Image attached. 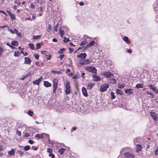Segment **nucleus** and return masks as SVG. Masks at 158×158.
I'll use <instances>...</instances> for the list:
<instances>
[{
  "instance_id": "nucleus-1",
  "label": "nucleus",
  "mask_w": 158,
  "mask_h": 158,
  "mask_svg": "<svg viewBox=\"0 0 158 158\" xmlns=\"http://www.w3.org/2000/svg\"><path fill=\"white\" fill-rule=\"evenodd\" d=\"M64 86L65 88V89L64 90L65 94H69L71 92L69 82L68 81H66V83L64 85Z\"/></svg>"
},
{
  "instance_id": "nucleus-2",
  "label": "nucleus",
  "mask_w": 158,
  "mask_h": 158,
  "mask_svg": "<svg viewBox=\"0 0 158 158\" xmlns=\"http://www.w3.org/2000/svg\"><path fill=\"white\" fill-rule=\"evenodd\" d=\"M58 81L56 79L53 80V93H55L58 87Z\"/></svg>"
},
{
  "instance_id": "nucleus-3",
  "label": "nucleus",
  "mask_w": 158,
  "mask_h": 158,
  "mask_svg": "<svg viewBox=\"0 0 158 158\" xmlns=\"http://www.w3.org/2000/svg\"><path fill=\"white\" fill-rule=\"evenodd\" d=\"M109 86V85L107 83H105L101 85L100 87V91L102 92L106 91L107 89L108 88Z\"/></svg>"
},
{
  "instance_id": "nucleus-4",
  "label": "nucleus",
  "mask_w": 158,
  "mask_h": 158,
  "mask_svg": "<svg viewBox=\"0 0 158 158\" xmlns=\"http://www.w3.org/2000/svg\"><path fill=\"white\" fill-rule=\"evenodd\" d=\"M102 74L107 78H113L114 77L113 74L109 72H104L102 73Z\"/></svg>"
},
{
  "instance_id": "nucleus-5",
  "label": "nucleus",
  "mask_w": 158,
  "mask_h": 158,
  "mask_svg": "<svg viewBox=\"0 0 158 158\" xmlns=\"http://www.w3.org/2000/svg\"><path fill=\"white\" fill-rule=\"evenodd\" d=\"M85 69L93 73H97V70L95 67L92 66L86 67Z\"/></svg>"
},
{
  "instance_id": "nucleus-6",
  "label": "nucleus",
  "mask_w": 158,
  "mask_h": 158,
  "mask_svg": "<svg viewBox=\"0 0 158 158\" xmlns=\"http://www.w3.org/2000/svg\"><path fill=\"white\" fill-rule=\"evenodd\" d=\"M91 62V60L89 59H86L83 60L82 61H79V63L81 65H84L89 64Z\"/></svg>"
},
{
  "instance_id": "nucleus-7",
  "label": "nucleus",
  "mask_w": 158,
  "mask_h": 158,
  "mask_svg": "<svg viewBox=\"0 0 158 158\" xmlns=\"http://www.w3.org/2000/svg\"><path fill=\"white\" fill-rule=\"evenodd\" d=\"M124 156L125 157L128 158H134L135 157V155L133 153L130 152H128L125 154Z\"/></svg>"
},
{
  "instance_id": "nucleus-8",
  "label": "nucleus",
  "mask_w": 158,
  "mask_h": 158,
  "mask_svg": "<svg viewBox=\"0 0 158 158\" xmlns=\"http://www.w3.org/2000/svg\"><path fill=\"white\" fill-rule=\"evenodd\" d=\"M131 150V149L129 147L124 148L122 149V151H121V154L124 155L126 153L130 151Z\"/></svg>"
},
{
  "instance_id": "nucleus-9",
  "label": "nucleus",
  "mask_w": 158,
  "mask_h": 158,
  "mask_svg": "<svg viewBox=\"0 0 158 158\" xmlns=\"http://www.w3.org/2000/svg\"><path fill=\"white\" fill-rule=\"evenodd\" d=\"M142 146L140 144H137L136 145V152H139L142 150Z\"/></svg>"
},
{
  "instance_id": "nucleus-10",
  "label": "nucleus",
  "mask_w": 158,
  "mask_h": 158,
  "mask_svg": "<svg viewBox=\"0 0 158 158\" xmlns=\"http://www.w3.org/2000/svg\"><path fill=\"white\" fill-rule=\"evenodd\" d=\"M81 90L82 94L84 96L87 97L88 96V94L87 93V90L84 87H82Z\"/></svg>"
},
{
  "instance_id": "nucleus-11",
  "label": "nucleus",
  "mask_w": 158,
  "mask_h": 158,
  "mask_svg": "<svg viewBox=\"0 0 158 158\" xmlns=\"http://www.w3.org/2000/svg\"><path fill=\"white\" fill-rule=\"evenodd\" d=\"M24 63L27 64H30L31 62V59L28 57H25L24 58Z\"/></svg>"
},
{
  "instance_id": "nucleus-12",
  "label": "nucleus",
  "mask_w": 158,
  "mask_h": 158,
  "mask_svg": "<svg viewBox=\"0 0 158 158\" xmlns=\"http://www.w3.org/2000/svg\"><path fill=\"white\" fill-rule=\"evenodd\" d=\"M87 56V55L85 53H81L77 55V57L82 59H85Z\"/></svg>"
},
{
  "instance_id": "nucleus-13",
  "label": "nucleus",
  "mask_w": 158,
  "mask_h": 158,
  "mask_svg": "<svg viewBox=\"0 0 158 158\" xmlns=\"http://www.w3.org/2000/svg\"><path fill=\"white\" fill-rule=\"evenodd\" d=\"M133 90L131 89H125V93L128 94V95H130L133 93L132 91Z\"/></svg>"
},
{
  "instance_id": "nucleus-14",
  "label": "nucleus",
  "mask_w": 158,
  "mask_h": 158,
  "mask_svg": "<svg viewBox=\"0 0 158 158\" xmlns=\"http://www.w3.org/2000/svg\"><path fill=\"white\" fill-rule=\"evenodd\" d=\"M95 43V41H92L89 43H88L85 47H84L85 49H86L89 47H91Z\"/></svg>"
},
{
  "instance_id": "nucleus-15",
  "label": "nucleus",
  "mask_w": 158,
  "mask_h": 158,
  "mask_svg": "<svg viewBox=\"0 0 158 158\" xmlns=\"http://www.w3.org/2000/svg\"><path fill=\"white\" fill-rule=\"evenodd\" d=\"M93 79L94 81H98L101 80L100 77L96 75H93Z\"/></svg>"
},
{
  "instance_id": "nucleus-16",
  "label": "nucleus",
  "mask_w": 158,
  "mask_h": 158,
  "mask_svg": "<svg viewBox=\"0 0 158 158\" xmlns=\"http://www.w3.org/2000/svg\"><path fill=\"white\" fill-rule=\"evenodd\" d=\"M44 135H45V133H42L41 134H37L35 135V137L38 138V139L43 138L44 137Z\"/></svg>"
},
{
  "instance_id": "nucleus-17",
  "label": "nucleus",
  "mask_w": 158,
  "mask_h": 158,
  "mask_svg": "<svg viewBox=\"0 0 158 158\" xmlns=\"http://www.w3.org/2000/svg\"><path fill=\"white\" fill-rule=\"evenodd\" d=\"M151 114L154 120L156 121L158 120L156 114L155 112H151Z\"/></svg>"
},
{
  "instance_id": "nucleus-18",
  "label": "nucleus",
  "mask_w": 158,
  "mask_h": 158,
  "mask_svg": "<svg viewBox=\"0 0 158 158\" xmlns=\"http://www.w3.org/2000/svg\"><path fill=\"white\" fill-rule=\"evenodd\" d=\"M44 85L46 87H50L52 85L51 83L48 81H44Z\"/></svg>"
},
{
  "instance_id": "nucleus-19",
  "label": "nucleus",
  "mask_w": 158,
  "mask_h": 158,
  "mask_svg": "<svg viewBox=\"0 0 158 158\" xmlns=\"http://www.w3.org/2000/svg\"><path fill=\"white\" fill-rule=\"evenodd\" d=\"M123 40L125 41L127 44H129L130 41L129 40V38L126 36H124L123 38Z\"/></svg>"
},
{
  "instance_id": "nucleus-20",
  "label": "nucleus",
  "mask_w": 158,
  "mask_h": 158,
  "mask_svg": "<svg viewBox=\"0 0 158 158\" xmlns=\"http://www.w3.org/2000/svg\"><path fill=\"white\" fill-rule=\"evenodd\" d=\"M143 83H138L135 86V88L138 89L139 88H142L143 87Z\"/></svg>"
},
{
  "instance_id": "nucleus-21",
  "label": "nucleus",
  "mask_w": 158,
  "mask_h": 158,
  "mask_svg": "<svg viewBox=\"0 0 158 158\" xmlns=\"http://www.w3.org/2000/svg\"><path fill=\"white\" fill-rule=\"evenodd\" d=\"M62 28L61 27H60V28L59 32V34H60V36L62 37H63V35H64V30L63 29V30H62Z\"/></svg>"
},
{
  "instance_id": "nucleus-22",
  "label": "nucleus",
  "mask_w": 158,
  "mask_h": 158,
  "mask_svg": "<svg viewBox=\"0 0 158 158\" xmlns=\"http://www.w3.org/2000/svg\"><path fill=\"white\" fill-rule=\"evenodd\" d=\"M94 85V83H89L87 85V89H91L92 87Z\"/></svg>"
},
{
  "instance_id": "nucleus-23",
  "label": "nucleus",
  "mask_w": 158,
  "mask_h": 158,
  "mask_svg": "<svg viewBox=\"0 0 158 158\" xmlns=\"http://www.w3.org/2000/svg\"><path fill=\"white\" fill-rule=\"evenodd\" d=\"M125 84L124 83H118V88L119 89H122L125 87Z\"/></svg>"
},
{
  "instance_id": "nucleus-24",
  "label": "nucleus",
  "mask_w": 158,
  "mask_h": 158,
  "mask_svg": "<svg viewBox=\"0 0 158 158\" xmlns=\"http://www.w3.org/2000/svg\"><path fill=\"white\" fill-rule=\"evenodd\" d=\"M65 150V149L61 148L58 149V152H59V153L60 154V155H61L62 154H63V153L64 152Z\"/></svg>"
},
{
  "instance_id": "nucleus-25",
  "label": "nucleus",
  "mask_w": 158,
  "mask_h": 158,
  "mask_svg": "<svg viewBox=\"0 0 158 158\" xmlns=\"http://www.w3.org/2000/svg\"><path fill=\"white\" fill-rule=\"evenodd\" d=\"M41 80V79L39 78L38 80H35V81H33V83L34 84H36L38 85H39V83H40Z\"/></svg>"
},
{
  "instance_id": "nucleus-26",
  "label": "nucleus",
  "mask_w": 158,
  "mask_h": 158,
  "mask_svg": "<svg viewBox=\"0 0 158 158\" xmlns=\"http://www.w3.org/2000/svg\"><path fill=\"white\" fill-rule=\"evenodd\" d=\"M8 153L10 155H14L15 154V150L14 149H12L11 151H9Z\"/></svg>"
},
{
  "instance_id": "nucleus-27",
  "label": "nucleus",
  "mask_w": 158,
  "mask_h": 158,
  "mask_svg": "<svg viewBox=\"0 0 158 158\" xmlns=\"http://www.w3.org/2000/svg\"><path fill=\"white\" fill-rule=\"evenodd\" d=\"M18 42L17 41H12L11 44L14 46H17L18 45Z\"/></svg>"
},
{
  "instance_id": "nucleus-28",
  "label": "nucleus",
  "mask_w": 158,
  "mask_h": 158,
  "mask_svg": "<svg viewBox=\"0 0 158 158\" xmlns=\"http://www.w3.org/2000/svg\"><path fill=\"white\" fill-rule=\"evenodd\" d=\"M116 92L117 94H118L119 95H122L123 94V92L121 90L117 89H116Z\"/></svg>"
},
{
  "instance_id": "nucleus-29",
  "label": "nucleus",
  "mask_w": 158,
  "mask_h": 158,
  "mask_svg": "<svg viewBox=\"0 0 158 158\" xmlns=\"http://www.w3.org/2000/svg\"><path fill=\"white\" fill-rule=\"evenodd\" d=\"M20 55V52L18 51L15 52L14 53V56L15 57H19Z\"/></svg>"
},
{
  "instance_id": "nucleus-30",
  "label": "nucleus",
  "mask_w": 158,
  "mask_h": 158,
  "mask_svg": "<svg viewBox=\"0 0 158 158\" xmlns=\"http://www.w3.org/2000/svg\"><path fill=\"white\" fill-rule=\"evenodd\" d=\"M29 47L32 50H33L35 49L34 46L33 44L32 43H29L28 44Z\"/></svg>"
},
{
  "instance_id": "nucleus-31",
  "label": "nucleus",
  "mask_w": 158,
  "mask_h": 158,
  "mask_svg": "<svg viewBox=\"0 0 158 158\" xmlns=\"http://www.w3.org/2000/svg\"><path fill=\"white\" fill-rule=\"evenodd\" d=\"M40 35H33V39L34 40H38L40 38Z\"/></svg>"
},
{
  "instance_id": "nucleus-32",
  "label": "nucleus",
  "mask_w": 158,
  "mask_h": 158,
  "mask_svg": "<svg viewBox=\"0 0 158 158\" xmlns=\"http://www.w3.org/2000/svg\"><path fill=\"white\" fill-rule=\"evenodd\" d=\"M27 114L31 116H32L33 114V112L31 110H29L28 111L27 113Z\"/></svg>"
},
{
  "instance_id": "nucleus-33",
  "label": "nucleus",
  "mask_w": 158,
  "mask_h": 158,
  "mask_svg": "<svg viewBox=\"0 0 158 158\" xmlns=\"http://www.w3.org/2000/svg\"><path fill=\"white\" fill-rule=\"evenodd\" d=\"M87 43V40H85L80 44V45L81 46L84 45Z\"/></svg>"
},
{
  "instance_id": "nucleus-34",
  "label": "nucleus",
  "mask_w": 158,
  "mask_h": 158,
  "mask_svg": "<svg viewBox=\"0 0 158 158\" xmlns=\"http://www.w3.org/2000/svg\"><path fill=\"white\" fill-rule=\"evenodd\" d=\"M70 40L69 38H67L66 37H64V43H67Z\"/></svg>"
},
{
  "instance_id": "nucleus-35",
  "label": "nucleus",
  "mask_w": 158,
  "mask_h": 158,
  "mask_svg": "<svg viewBox=\"0 0 158 158\" xmlns=\"http://www.w3.org/2000/svg\"><path fill=\"white\" fill-rule=\"evenodd\" d=\"M6 45L9 46L11 48V49H14L15 48H15V47L13 46H11V45H10V44H9L8 43H6Z\"/></svg>"
},
{
  "instance_id": "nucleus-36",
  "label": "nucleus",
  "mask_w": 158,
  "mask_h": 158,
  "mask_svg": "<svg viewBox=\"0 0 158 158\" xmlns=\"http://www.w3.org/2000/svg\"><path fill=\"white\" fill-rule=\"evenodd\" d=\"M111 98L112 99H114L115 98V96L114 95V93L112 91L111 92Z\"/></svg>"
},
{
  "instance_id": "nucleus-37",
  "label": "nucleus",
  "mask_w": 158,
  "mask_h": 158,
  "mask_svg": "<svg viewBox=\"0 0 158 158\" xmlns=\"http://www.w3.org/2000/svg\"><path fill=\"white\" fill-rule=\"evenodd\" d=\"M41 52L42 53L44 54L45 56H48V53L46 51H42Z\"/></svg>"
},
{
  "instance_id": "nucleus-38",
  "label": "nucleus",
  "mask_w": 158,
  "mask_h": 158,
  "mask_svg": "<svg viewBox=\"0 0 158 158\" xmlns=\"http://www.w3.org/2000/svg\"><path fill=\"white\" fill-rule=\"evenodd\" d=\"M51 72L54 74H56L57 73L60 74L61 73V72L60 71L57 72V71H56L55 70H52Z\"/></svg>"
},
{
  "instance_id": "nucleus-39",
  "label": "nucleus",
  "mask_w": 158,
  "mask_h": 158,
  "mask_svg": "<svg viewBox=\"0 0 158 158\" xmlns=\"http://www.w3.org/2000/svg\"><path fill=\"white\" fill-rule=\"evenodd\" d=\"M30 148V147L29 145H27L25 146L24 147V149L26 151H27L29 150Z\"/></svg>"
},
{
  "instance_id": "nucleus-40",
  "label": "nucleus",
  "mask_w": 158,
  "mask_h": 158,
  "mask_svg": "<svg viewBox=\"0 0 158 158\" xmlns=\"http://www.w3.org/2000/svg\"><path fill=\"white\" fill-rule=\"evenodd\" d=\"M52 28V26L50 24L48 25V32H49V33L51 31V29Z\"/></svg>"
},
{
  "instance_id": "nucleus-41",
  "label": "nucleus",
  "mask_w": 158,
  "mask_h": 158,
  "mask_svg": "<svg viewBox=\"0 0 158 158\" xmlns=\"http://www.w3.org/2000/svg\"><path fill=\"white\" fill-rule=\"evenodd\" d=\"M4 51V50L2 48L0 47V56H2Z\"/></svg>"
},
{
  "instance_id": "nucleus-42",
  "label": "nucleus",
  "mask_w": 158,
  "mask_h": 158,
  "mask_svg": "<svg viewBox=\"0 0 158 158\" xmlns=\"http://www.w3.org/2000/svg\"><path fill=\"white\" fill-rule=\"evenodd\" d=\"M33 56L36 59H38L39 58V56L38 54H37L36 53H34L33 54Z\"/></svg>"
},
{
  "instance_id": "nucleus-43",
  "label": "nucleus",
  "mask_w": 158,
  "mask_h": 158,
  "mask_svg": "<svg viewBox=\"0 0 158 158\" xmlns=\"http://www.w3.org/2000/svg\"><path fill=\"white\" fill-rule=\"evenodd\" d=\"M40 45H41L40 43L37 44H36L37 47L36 48V49L37 50V49H39L41 47Z\"/></svg>"
},
{
  "instance_id": "nucleus-44",
  "label": "nucleus",
  "mask_w": 158,
  "mask_h": 158,
  "mask_svg": "<svg viewBox=\"0 0 158 158\" xmlns=\"http://www.w3.org/2000/svg\"><path fill=\"white\" fill-rule=\"evenodd\" d=\"M10 16L12 20L15 19V16L13 14H12Z\"/></svg>"
},
{
  "instance_id": "nucleus-45",
  "label": "nucleus",
  "mask_w": 158,
  "mask_h": 158,
  "mask_svg": "<svg viewBox=\"0 0 158 158\" xmlns=\"http://www.w3.org/2000/svg\"><path fill=\"white\" fill-rule=\"evenodd\" d=\"M148 87H149L150 88V89L152 90H153L155 87H154L152 85H149L148 86Z\"/></svg>"
},
{
  "instance_id": "nucleus-46",
  "label": "nucleus",
  "mask_w": 158,
  "mask_h": 158,
  "mask_svg": "<svg viewBox=\"0 0 158 158\" xmlns=\"http://www.w3.org/2000/svg\"><path fill=\"white\" fill-rule=\"evenodd\" d=\"M153 90L156 94H158V89L156 87H155Z\"/></svg>"
},
{
  "instance_id": "nucleus-47",
  "label": "nucleus",
  "mask_w": 158,
  "mask_h": 158,
  "mask_svg": "<svg viewBox=\"0 0 158 158\" xmlns=\"http://www.w3.org/2000/svg\"><path fill=\"white\" fill-rule=\"evenodd\" d=\"M112 78L110 79L111 81L112 82V83H116V80L115 79L113 78Z\"/></svg>"
},
{
  "instance_id": "nucleus-48",
  "label": "nucleus",
  "mask_w": 158,
  "mask_h": 158,
  "mask_svg": "<svg viewBox=\"0 0 158 158\" xmlns=\"http://www.w3.org/2000/svg\"><path fill=\"white\" fill-rule=\"evenodd\" d=\"M8 31L10 32H11V33L12 34H15V31H13V30L11 29H10L9 28H8V29H7Z\"/></svg>"
},
{
  "instance_id": "nucleus-49",
  "label": "nucleus",
  "mask_w": 158,
  "mask_h": 158,
  "mask_svg": "<svg viewBox=\"0 0 158 158\" xmlns=\"http://www.w3.org/2000/svg\"><path fill=\"white\" fill-rule=\"evenodd\" d=\"M58 23L54 27V31H55L56 32H57V26H58Z\"/></svg>"
},
{
  "instance_id": "nucleus-50",
  "label": "nucleus",
  "mask_w": 158,
  "mask_h": 158,
  "mask_svg": "<svg viewBox=\"0 0 158 158\" xmlns=\"http://www.w3.org/2000/svg\"><path fill=\"white\" fill-rule=\"evenodd\" d=\"M25 20H29L30 21H32V19L31 18V17L30 16H29L28 17H27L25 18Z\"/></svg>"
},
{
  "instance_id": "nucleus-51",
  "label": "nucleus",
  "mask_w": 158,
  "mask_h": 158,
  "mask_svg": "<svg viewBox=\"0 0 158 158\" xmlns=\"http://www.w3.org/2000/svg\"><path fill=\"white\" fill-rule=\"evenodd\" d=\"M138 142V138H135L134 139L133 142L134 143H136Z\"/></svg>"
},
{
  "instance_id": "nucleus-52",
  "label": "nucleus",
  "mask_w": 158,
  "mask_h": 158,
  "mask_svg": "<svg viewBox=\"0 0 158 158\" xmlns=\"http://www.w3.org/2000/svg\"><path fill=\"white\" fill-rule=\"evenodd\" d=\"M47 151L49 153V154L52 153V149L49 148H48L47 149Z\"/></svg>"
},
{
  "instance_id": "nucleus-53",
  "label": "nucleus",
  "mask_w": 158,
  "mask_h": 158,
  "mask_svg": "<svg viewBox=\"0 0 158 158\" xmlns=\"http://www.w3.org/2000/svg\"><path fill=\"white\" fill-rule=\"evenodd\" d=\"M16 33L18 36L20 37H21V34L20 32H19L18 31H17L16 32Z\"/></svg>"
},
{
  "instance_id": "nucleus-54",
  "label": "nucleus",
  "mask_w": 158,
  "mask_h": 158,
  "mask_svg": "<svg viewBox=\"0 0 158 158\" xmlns=\"http://www.w3.org/2000/svg\"><path fill=\"white\" fill-rule=\"evenodd\" d=\"M49 156L51 157L52 158H54L55 157L54 155L52 153L49 154Z\"/></svg>"
},
{
  "instance_id": "nucleus-55",
  "label": "nucleus",
  "mask_w": 158,
  "mask_h": 158,
  "mask_svg": "<svg viewBox=\"0 0 158 158\" xmlns=\"http://www.w3.org/2000/svg\"><path fill=\"white\" fill-rule=\"evenodd\" d=\"M31 74V72H29L27 73L26 75H25V78H27V77H28L29 75H30Z\"/></svg>"
},
{
  "instance_id": "nucleus-56",
  "label": "nucleus",
  "mask_w": 158,
  "mask_h": 158,
  "mask_svg": "<svg viewBox=\"0 0 158 158\" xmlns=\"http://www.w3.org/2000/svg\"><path fill=\"white\" fill-rule=\"evenodd\" d=\"M24 136L25 137H28L29 136H30V135L28 133H25L24 134Z\"/></svg>"
},
{
  "instance_id": "nucleus-57",
  "label": "nucleus",
  "mask_w": 158,
  "mask_h": 158,
  "mask_svg": "<svg viewBox=\"0 0 158 158\" xmlns=\"http://www.w3.org/2000/svg\"><path fill=\"white\" fill-rule=\"evenodd\" d=\"M64 54H62L59 57L60 59L61 60L64 57Z\"/></svg>"
},
{
  "instance_id": "nucleus-58",
  "label": "nucleus",
  "mask_w": 158,
  "mask_h": 158,
  "mask_svg": "<svg viewBox=\"0 0 158 158\" xmlns=\"http://www.w3.org/2000/svg\"><path fill=\"white\" fill-rule=\"evenodd\" d=\"M146 94H150V95L152 94V93L151 92V91H147L145 92Z\"/></svg>"
},
{
  "instance_id": "nucleus-59",
  "label": "nucleus",
  "mask_w": 158,
  "mask_h": 158,
  "mask_svg": "<svg viewBox=\"0 0 158 158\" xmlns=\"http://www.w3.org/2000/svg\"><path fill=\"white\" fill-rule=\"evenodd\" d=\"M17 134L19 135V136H20L21 135V132L20 131L18 130L17 131Z\"/></svg>"
},
{
  "instance_id": "nucleus-60",
  "label": "nucleus",
  "mask_w": 158,
  "mask_h": 158,
  "mask_svg": "<svg viewBox=\"0 0 158 158\" xmlns=\"http://www.w3.org/2000/svg\"><path fill=\"white\" fill-rule=\"evenodd\" d=\"M69 50L70 53H71L73 51V49L71 48H69Z\"/></svg>"
},
{
  "instance_id": "nucleus-61",
  "label": "nucleus",
  "mask_w": 158,
  "mask_h": 158,
  "mask_svg": "<svg viewBox=\"0 0 158 158\" xmlns=\"http://www.w3.org/2000/svg\"><path fill=\"white\" fill-rule=\"evenodd\" d=\"M18 153L21 156H22L23 155V154L24 153L23 152H22L21 151H18Z\"/></svg>"
},
{
  "instance_id": "nucleus-62",
  "label": "nucleus",
  "mask_w": 158,
  "mask_h": 158,
  "mask_svg": "<svg viewBox=\"0 0 158 158\" xmlns=\"http://www.w3.org/2000/svg\"><path fill=\"white\" fill-rule=\"evenodd\" d=\"M155 154L156 155H158V148L156 149L155 151Z\"/></svg>"
},
{
  "instance_id": "nucleus-63",
  "label": "nucleus",
  "mask_w": 158,
  "mask_h": 158,
  "mask_svg": "<svg viewBox=\"0 0 158 158\" xmlns=\"http://www.w3.org/2000/svg\"><path fill=\"white\" fill-rule=\"evenodd\" d=\"M28 142L31 144H32L34 143V141L32 140H28Z\"/></svg>"
},
{
  "instance_id": "nucleus-64",
  "label": "nucleus",
  "mask_w": 158,
  "mask_h": 158,
  "mask_svg": "<svg viewBox=\"0 0 158 158\" xmlns=\"http://www.w3.org/2000/svg\"><path fill=\"white\" fill-rule=\"evenodd\" d=\"M155 20L156 22H158V15H157V16H156V17Z\"/></svg>"
}]
</instances>
